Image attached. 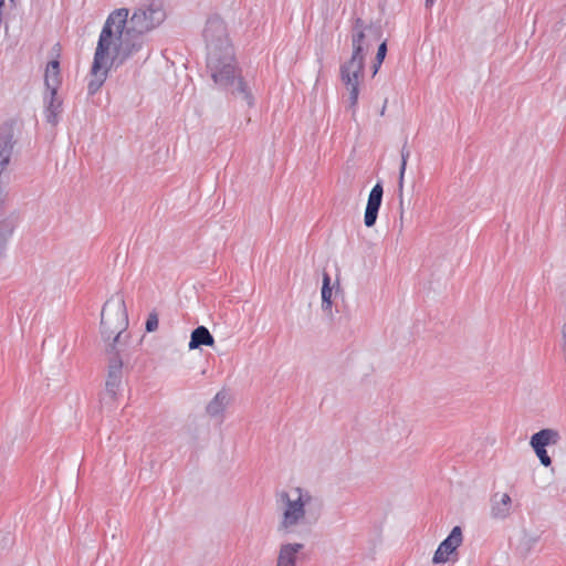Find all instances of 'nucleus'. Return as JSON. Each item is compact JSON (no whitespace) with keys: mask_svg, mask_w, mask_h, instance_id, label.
Masks as SVG:
<instances>
[{"mask_svg":"<svg viewBox=\"0 0 566 566\" xmlns=\"http://www.w3.org/2000/svg\"><path fill=\"white\" fill-rule=\"evenodd\" d=\"M511 496L507 493L494 494L492 497L491 515L494 518L503 520L510 515L511 512Z\"/></svg>","mask_w":566,"mask_h":566,"instance_id":"obj_12","label":"nucleus"},{"mask_svg":"<svg viewBox=\"0 0 566 566\" xmlns=\"http://www.w3.org/2000/svg\"><path fill=\"white\" fill-rule=\"evenodd\" d=\"M332 295L333 289L331 286V276L328 273H323V286H322V310L332 314Z\"/></svg>","mask_w":566,"mask_h":566,"instance_id":"obj_17","label":"nucleus"},{"mask_svg":"<svg viewBox=\"0 0 566 566\" xmlns=\"http://www.w3.org/2000/svg\"><path fill=\"white\" fill-rule=\"evenodd\" d=\"M559 440V432L551 428L542 429L531 437L530 444L537 455L541 464L545 468H548L552 464V459L547 453L546 447L555 446Z\"/></svg>","mask_w":566,"mask_h":566,"instance_id":"obj_8","label":"nucleus"},{"mask_svg":"<svg viewBox=\"0 0 566 566\" xmlns=\"http://www.w3.org/2000/svg\"><path fill=\"white\" fill-rule=\"evenodd\" d=\"M165 7L159 0H149L133 9L119 8L107 17L94 53L88 95L96 94L107 78L111 65H123L142 57L148 46V34L166 20Z\"/></svg>","mask_w":566,"mask_h":566,"instance_id":"obj_1","label":"nucleus"},{"mask_svg":"<svg viewBox=\"0 0 566 566\" xmlns=\"http://www.w3.org/2000/svg\"><path fill=\"white\" fill-rule=\"evenodd\" d=\"M409 156H410V151L407 148V146L403 145L402 148H401V164H400V168L399 169L403 168V170H406L407 160H408Z\"/></svg>","mask_w":566,"mask_h":566,"instance_id":"obj_22","label":"nucleus"},{"mask_svg":"<svg viewBox=\"0 0 566 566\" xmlns=\"http://www.w3.org/2000/svg\"><path fill=\"white\" fill-rule=\"evenodd\" d=\"M381 64H378V61L375 59L374 65H373V75H376Z\"/></svg>","mask_w":566,"mask_h":566,"instance_id":"obj_24","label":"nucleus"},{"mask_svg":"<svg viewBox=\"0 0 566 566\" xmlns=\"http://www.w3.org/2000/svg\"><path fill=\"white\" fill-rule=\"evenodd\" d=\"M381 64H378V61L375 59L374 65H373V75H376Z\"/></svg>","mask_w":566,"mask_h":566,"instance_id":"obj_23","label":"nucleus"},{"mask_svg":"<svg viewBox=\"0 0 566 566\" xmlns=\"http://www.w3.org/2000/svg\"><path fill=\"white\" fill-rule=\"evenodd\" d=\"M146 331L147 332H154L158 327V316L155 313H150L148 315V318L146 321Z\"/></svg>","mask_w":566,"mask_h":566,"instance_id":"obj_20","label":"nucleus"},{"mask_svg":"<svg viewBox=\"0 0 566 566\" xmlns=\"http://www.w3.org/2000/svg\"><path fill=\"white\" fill-rule=\"evenodd\" d=\"M562 334H563V340H564V347H565L566 346V324L563 326Z\"/></svg>","mask_w":566,"mask_h":566,"instance_id":"obj_25","label":"nucleus"},{"mask_svg":"<svg viewBox=\"0 0 566 566\" xmlns=\"http://www.w3.org/2000/svg\"><path fill=\"white\" fill-rule=\"evenodd\" d=\"M17 226V218L7 217L0 221V254L6 250L7 244Z\"/></svg>","mask_w":566,"mask_h":566,"instance_id":"obj_16","label":"nucleus"},{"mask_svg":"<svg viewBox=\"0 0 566 566\" xmlns=\"http://www.w3.org/2000/svg\"><path fill=\"white\" fill-rule=\"evenodd\" d=\"M203 38L208 50L207 69L213 82L244 101L248 106H252L254 98L239 73L223 20L217 15L209 18L203 30Z\"/></svg>","mask_w":566,"mask_h":566,"instance_id":"obj_2","label":"nucleus"},{"mask_svg":"<svg viewBox=\"0 0 566 566\" xmlns=\"http://www.w3.org/2000/svg\"><path fill=\"white\" fill-rule=\"evenodd\" d=\"M304 548L302 543L282 544L279 549L276 566H296L297 554Z\"/></svg>","mask_w":566,"mask_h":566,"instance_id":"obj_11","label":"nucleus"},{"mask_svg":"<svg viewBox=\"0 0 566 566\" xmlns=\"http://www.w3.org/2000/svg\"><path fill=\"white\" fill-rule=\"evenodd\" d=\"M282 502V514L277 524V531L284 534L295 533L297 527H312L322 516L324 501L319 495L307 489L294 488L290 493H279Z\"/></svg>","mask_w":566,"mask_h":566,"instance_id":"obj_4","label":"nucleus"},{"mask_svg":"<svg viewBox=\"0 0 566 566\" xmlns=\"http://www.w3.org/2000/svg\"><path fill=\"white\" fill-rule=\"evenodd\" d=\"M433 2H434V0H426V6H427V7H430V6H432V4H433Z\"/></svg>","mask_w":566,"mask_h":566,"instance_id":"obj_26","label":"nucleus"},{"mask_svg":"<svg viewBox=\"0 0 566 566\" xmlns=\"http://www.w3.org/2000/svg\"><path fill=\"white\" fill-rule=\"evenodd\" d=\"M128 326V315L124 296L117 292L104 304L101 314V333L105 342H112L106 347V353L115 349H125L126 336L123 333Z\"/></svg>","mask_w":566,"mask_h":566,"instance_id":"obj_5","label":"nucleus"},{"mask_svg":"<svg viewBox=\"0 0 566 566\" xmlns=\"http://www.w3.org/2000/svg\"><path fill=\"white\" fill-rule=\"evenodd\" d=\"M406 170L399 169V179H398V197H399V206H400V214L403 213V180H405Z\"/></svg>","mask_w":566,"mask_h":566,"instance_id":"obj_19","label":"nucleus"},{"mask_svg":"<svg viewBox=\"0 0 566 566\" xmlns=\"http://www.w3.org/2000/svg\"><path fill=\"white\" fill-rule=\"evenodd\" d=\"M124 350L125 349H115L113 353H107V377L105 381V390L101 397V402L103 406H112L122 389L124 366L122 353Z\"/></svg>","mask_w":566,"mask_h":566,"instance_id":"obj_6","label":"nucleus"},{"mask_svg":"<svg viewBox=\"0 0 566 566\" xmlns=\"http://www.w3.org/2000/svg\"><path fill=\"white\" fill-rule=\"evenodd\" d=\"M227 394L224 391H219L214 398L208 403L206 410L207 413L216 417L222 413L227 403Z\"/></svg>","mask_w":566,"mask_h":566,"instance_id":"obj_18","label":"nucleus"},{"mask_svg":"<svg viewBox=\"0 0 566 566\" xmlns=\"http://www.w3.org/2000/svg\"><path fill=\"white\" fill-rule=\"evenodd\" d=\"M149 54H150L149 50H146V54H145V57H144L145 61L149 57Z\"/></svg>","mask_w":566,"mask_h":566,"instance_id":"obj_28","label":"nucleus"},{"mask_svg":"<svg viewBox=\"0 0 566 566\" xmlns=\"http://www.w3.org/2000/svg\"><path fill=\"white\" fill-rule=\"evenodd\" d=\"M44 84L48 92H57V88L61 84L59 60H52L48 63L44 75Z\"/></svg>","mask_w":566,"mask_h":566,"instance_id":"obj_15","label":"nucleus"},{"mask_svg":"<svg viewBox=\"0 0 566 566\" xmlns=\"http://www.w3.org/2000/svg\"><path fill=\"white\" fill-rule=\"evenodd\" d=\"M463 536L460 526H454L448 537L443 539L434 552L433 564H441L449 560V557L457 552L462 544Z\"/></svg>","mask_w":566,"mask_h":566,"instance_id":"obj_9","label":"nucleus"},{"mask_svg":"<svg viewBox=\"0 0 566 566\" xmlns=\"http://www.w3.org/2000/svg\"><path fill=\"white\" fill-rule=\"evenodd\" d=\"M387 54V40H384L377 50L376 60L378 61V64H381L386 57Z\"/></svg>","mask_w":566,"mask_h":566,"instance_id":"obj_21","label":"nucleus"},{"mask_svg":"<svg viewBox=\"0 0 566 566\" xmlns=\"http://www.w3.org/2000/svg\"><path fill=\"white\" fill-rule=\"evenodd\" d=\"M214 338L206 326L196 327L190 335L189 349H197L201 346H213Z\"/></svg>","mask_w":566,"mask_h":566,"instance_id":"obj_14","label":"nucleus"},{"mask_svg":"<svg viewBox=\"0 0 566 566\" xmlns=\"http://www.w3.org/2000/svg\"><path fill=\"white\" fill-rule=\"evenodd\" d=\"M385 103H387V101H385ZM385 109H386V104H384L382 108H381V112H380V115H384L385 114Z\"/></svg>","mask_w":566,"mask_h":566,"instance_id":"obj_27","label":"nucleus"},{"mask_svg":"<svg viewBox=\"0 0 566 566\" xmlns=\"http://www.w3.org/2000/svg\"><path fill=\"white\" fill-rule=\"evenodd\" d=\"M384 196L382 184L378 181L370 190L366 210L364 214V223L367 228H371L375 226L378 217V211L380 209Z\"/></svg>","mask_w":566,"mask_h":566,"instance_id":"obj_10","label":"nucleus"},{"mask_svg":"<svg viewBox=\"0 0 566 566\" xmlns=\"http://www.w3.org/2000/svg\"><path fill=\"white\" fill-rule=\"evenodd\" d=\"M13 120H7L0 125V185L9 182L8 166L11 163L17 139L14 137Z\"/></svg>","mask_w":566,"mask_h":566,"instance_id":"obj_7","label":"nucleus"},{"mask_svg":"<svg viewBox=\"0 0 566 566\" xmlns=\"http://www.w3.org/2000/svg\"><path fill=\"white\" fill-rule=\"evenodd\" d=\"M45 97V118L51 125H56L59 122V114L62 112V102L57 98V92H48Z\"/></svg>","mask_w":566,"mask_h":566,"instance_id":"obj_13","label":"nucleus"},{"mask_svg":"<svg viewBox=\"0 0 566 566\" xmlns=\"http://www.w3.org/2000/svg\"><path fill=\"white\" fill-rule=\"evenodd\" d=\"M4 0H0V9L2 8Z\"/></svg>","mask_w":566,"mask_h":566,"instance_id":"obj_29","label":"nucleus"},{"mask_svg":"<svg viewBox=\"0 0 566 566\" xmlns=\"http://www.w3.org/2000/svg\"><path fill=\"white\" fill-rule=\"evenodd\" d=\"M382 38L379 23L366 24L361 18H356L352 28L350 59L340 65V80L349 92L348 108L352 117L356 116L359 96V83L364 77L365 57L376 41Z\"/></svg>","mask_w":566,"mask_h":566,"instance_id":"obj_3","label":"nucleus"}]
</instances>
